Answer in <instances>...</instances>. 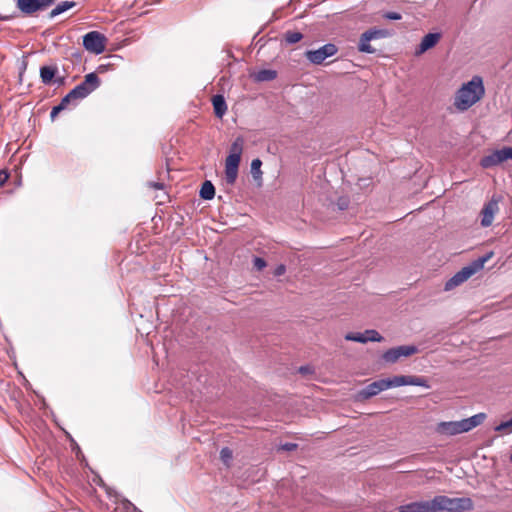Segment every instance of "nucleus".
I'll use <instances>...</instances> for the list:
<instances>
[{"label":"nucleus","instance_id":"19","mask_svg":"<svg viewBox=\"0 0 512 512\" xmlns=\"http://www.w3.org/2000/svg\"><path fill=\"white\" fill-rule=\"evenodd\" d=\"M75 6L76 3L74 1H62L50 11L49 17L54 18Z\"/></svg>","mask_w":512,"mask_h":512},{"label":"nucleus","instance_id":"12","mask_svg":"<svg viewBox=\"0 0 512 512\" xmlns=\"http://www.w3.org/2000/svg\"><path fill=\"white\" fill-rule=\"evenodd\" d=\"M499 201L494 197L484 204L481 212V226L489 227L492 225L494 216L499 212Z\"/></svg>","mask_w":512,"mask_h":512},{"label":"nucleus","instance_id":"4","mask_svg":"<svg viewBox=\"0 0 512 512\" xmlns=\"http://www.w3.org/2000/svg\"><path fill=\"white\" fill-rule=\"evenodd\" d=\"M243 146V137H237L231 144L229 155L225 160V179L230 185H233L236 182Z\"/></svg>","mask_w":512,"mask_h":512},{"label":"nucleus","instance_id":"39","mask_svg":"<svg viewBox=\"0 0 512 512\" xmlns=\"http://www.w3.org/2000/svg\"><path fill=\"white\" fill-rule=\"evenodd\" d=\"M510 461L512 462V454L510 455Z\"/></svg>","mask_w":512,"mask_h":512},{"label":"nucleus","instance_id":"2","mask_svg":"<svg viewBox=\"0 0 512 512\" xmlns=\"http://www.w3.org/2000/svg\"><path fill=\"white\" fill-rule=\"evenodd\" d=\"M484 95L485 88L482 78L474 76L458 89L454 97V106L460 111H466L479 102Z\"/></svg>","mask_w":512,"mask_h":512},{"label":"nucleus","instance_id":"15","mask_svg":"<svg viewBox=\"0 0 512 512\" xmlns=\"http://www.w3.org/2000/svg\"><path fill=\"white\" fill-rule=\"evenodd\" d=\"M398 512H433V502L432 500L411 502L399 506Z\"/></svg>","mask_w":512,"mask_h":512},{"label":"nucleus","instance_id":"7","mask_svg":"<svg viewBox=\"0 0 512 512\" xmlns=\"http://www.w3.org/2000/svg\"><path fill=\"white\" fill-rule=\"evenodd\" d=\"M99 84L100 80L97 74L94 72L89 73L85 75L83 82L68 93V98L72 100L83 99L98 88Z\"/></svg>","mask_w":512,"mask_h":512},{"label":"nucleus","instance_id":"34","mask_svg":"<svg viewBox=\"0 0 512 512\" xmlns=\"http://www.w3.org/2000/svg\"><path fill=\"white\" fill-rule=\"evenodd\" d=\"M286 272V266L284 264L278 265L274 270L275 276H281Z\"/></svg>","mask_w":512,"mask_h":512},{"label":"nucleus","instance_id":"10","mask_svg":"<svg viewBox=\"0 0 512 512\" xmlns=\"http://www.w3.org/2000/svg\"><path fill=\"white\" fill-rule=\"evenodd\" d=\"M338 51L336 45L328 43L323 45L317 50H308L305 52V57L313 64L320 65L328 57L335 55Z\"/></svg>","mask_w":512,"mask_h":512},{"label":"nucleus","instance_id":"13","mask_svg":"<svg viewBox=\"0 0 512 512\" xmlns=\"http://www.w3.org/2000/svg\"><path fill=\"white\" fill-rule=\"evenodd\" d=\"M345 339L347 341H355L359 343H367L368 341L372 342H381L383 341V337L373 329L366 330L364 333H347L345 335Z\"/></svg>","mask_w":512,"mask_h":512},{"label":"nucleus","instance_id":"8","mask_svg":"<svg viewBox=\"0 0 512 512\" xmlns=\"http://www.w3.org/2000/svg\"><path fill=\"white\" fill-rule=\"evenodd\" d=\"M107 41L106 36L98 31H90L83 36L84 48L95 55L105 51Z\"/></svg>","mask_w":512,"mask_h":512},{"label":"nucleus","instance_id":"24","mask_svg":"<svg viewBox=\"0 0 512 512\" xmlns=\"http://www.w3.org/2000/svg\"><path fill=\"white\" fill-rule=\"evenodd\" d=\"M303 38L302 33L297 31H287L284 34V39L289 44H295Z\"/></svg>","mask_w":512,"mask_h":512},{"label":"nucleus","instance_id":"16","mask_svg":"<svg viewBox=\"0 0 512 512\" xmlns=\"http://www.w3.org/2000/svg\"><path fill=\"white\" fill-rule=\"evenodd\" d=\"M214 113L218 118H222L227 111V105L222 95L217 94L212 97Z\"/></svg>","mask_w":512,"mask_h":512},{"label":"nucleus","instance_id":"38","mask_svg":"<svg viewBox=\"0 0 512 512\" xmlns=\"http://www.w3.org/2000/svg\"><path fill=\"white\" fill-rule=\"evenodd\" d=\"M58 82H59L60 84H62V83H63V78H60V79L58 80Z\"/></svg>","mask_w":512,"mask_h":512},{"label":"nucleus","instance_id":"3","mask_svg":"<svg viewBox=\"0 0 512 512\" xmlns=\"http://www.w3.org/2000/svg\"><path fill=\"white\" fill-rule=\"evenodd\" d=\"M485 419V414L480 413L460 421L441 422L437 425L436 431L443 435H457L468 432L480 425Z\"/></svg>","mask_w":512,"mask_h":512},{"label":"nucleus","instance_id":"25","mask_svg":"<svg viewBox=\"0 0 512 512\" xmlns=\"http://www.w3.org/2000/svg\"><path fill=\"white\" fill-rule=\"evenodd\" d=\"M72 101L71 98H68V94L61 100L60 104L53 107L52 111H51V118L54 119L56 117V115L62 111L63 109H65L67 107V105Z\"/></svg>","mask_w":512,"mask_h":512},{"label":"nucleus","instance_id":"27","mask_svg":"<svg viewBox=\"0 0 512 512\" xmlns=\"http://www.w3.org/2000/svg\"><path fill=\"white\" fill-rule=\"evenodd\" d=\"M233 457V453H232V450L229 449L228 447H224L221 449L220 451V458L221 460L223 461L224 464H226L227 466L229 465V462L231 461Z\"/></svg>","mask_w":512,"mask_h":512},{"label":"nucleus","instance_id":"5","mask_svg":"<svg viewBox=\"0 0 512 512\" xmlns=\"http://www.w3.org/2000/svg\"><path fill=\"white\" fill-rule=\"evenodd\" d=\"M432 502L433 512H465L472 510L474 507L473 501L469 497L450 498L439 495L434 497Z\"/></svg>","mask_w":512,"mask_h":512},{"label":"nucleus","instance_id":"30","mask_svg":"<svg viewBox=\"0 0 512 512\" xmlns=\"http://www.w3.org/2000/svg\"><path fill=\"white\" fill-rule=\"evenodd\" d=\"M253 264H254V268H256L259 271L262 270L263 268H265L267 265L266 261L260 257H255L253 260Z\"/></svg>","mask_w":512,"mask_h":512},{"label":"nucleus","instance_id":"37","mask_svg":"<svg viewBox=\"0 0 512 512\" xmlns=\"http://www.w3.org/2000/svg\"><path fill=\"white\" fill-rule=\"evenodd\" d=\"M150 186L154 189H161L163 187L161 183H150Z\"/></svg>","mask_w":512,"mask_h":512},{"label":"nucleus","instance_id":"26","mask_svg":"<svg viewBox=\"0 0 512 512\" xmlns=\"http://www.w3.org/2000/svg\"><path fill=\"white\" fill-rule=\"evenodd\" d=\"M400 358L397 347L387 350L383 354V359L389 363H395Z\"/></svg>","mask_w":512,"mask_h":512},{"label":"nucleus","instance_id":"18","mask_svg":"<svg viewBox=\"0 0 512 512\" xmlns=\"http://www.w3.org/2000/svg\"><path fill=\"white\" fill-rule=\"evenodd\" d=\"M502 163L501 157L497 150L481 159V166L483 168H491Z\"/></svg>","mask_w":512,"mask_h":512},{"label":"nucleus","instance_id":"29","mask_svg":"<svg viewBox=\"0 0 512 512\" xmlns=\"http://www.w3.org/2000/svg\"><path fill=\"white\" fill-rule=\"evenodd\" d=\"M498 432H511L512 431V418L508 421L501 422L496 428Z\"/></svg>","mask_w":512,"mask_h":512},{"label":"nucleus","instance_id":"35","mask_svg":"<svg viewBox=\"0 0 512 512\" xmlns=\"http://www.w3.org/2000/svg\"><path fill=\"white\" fill-rule=\"evenodd\" d=\"M296 447L297 445L294 443H288L283 446V448L288 451L294 450Z\"/></svg>","mask_w":512,"mask_h":512},{"label":"nucleus","instance_id":"21","mask_svg":"<svg viewBox=\"0 0 512 512\" xmlns=\"http://www.w3.org/2000/svg\"><path fill=\"white\" fill-rule=\"evenodd\" d=\"M215 195V188L210 181H205L200 189V197L205 200L213 199Z\"/></svg>","mask_w":512,"mask_h":512},{"label":"nucleus","instance_id":"36","mask_svg":"<svg viewBox=\"0 0 512 512\" xmlns=\"http://www.w3.org/2000/svg\"><path fill=\"white\" fill-rule=\"evenodd\" d=\"M299 372L302 373V374L309 373L310 372V367L309 366H302V367L299 368Z\"/></svg>","mask_w":512,"mask_h":512},{"label":"nucleus","instance_id":"31","mask_svg":"<svg viewBox=\"0 0 512 512\" xmlns=\"http://www.w3.org/2000/svg\"><path fill=\"white\" fill-rule=\"evenodd\" d=\"M383 17L385 19H389V20H400L402 18V15L398 12H394V11H390V12H386Z\"/></svg>","mask_w":512,"mask_h":512},{"label":"nucleus","instance_id":"33","mask_svg":"<svg viewBox=\"0 0 512 512\" xmlns=\"http://www.w3.org/2000/svg\"><path fill=\"white\" fill-rule=\"evenodd\" d=\"M9 173L5 170L0 171V187L4 186L9 179Z\"/></svg>","mask_w":512,"mask_h":512},{"label":"nucleus","instance_id":"1","mask_svg":"<svg viewBox=\"0 0 512 512\" xmlns=\"http://www.w3.org/2000/svg\"><path fill=\"white\" fill-rule=\"evenodd\" d=\"M404 385L420 386L424 388L430 387L428 380L423 376L398 375L392 378L380 379L370 383L359 392V396L362 399H369L378 395L382 391Z\"/></svg>","mask_w":512,"mask_h":512},{"label":"nucleus","instance_id":"17","mask_svg":"<svg viewBox=\"0 0 512 512\" xmlns=\"http://www.w3.org/2000/svg\"><path fill=\"white\" fill-rule=\"evenodd\" d=\"M57 73V67L55 66H42L40 68V78H41V81L46 84V85H49L52 83L53 81V78L55 77Z\"/></svg>","mask_w":512,"mask_h":512},{"label":"nucleus","instance_id":"14","mask_svg":"<svg viewBox=\"0 0 512 512\" xmlns=\"http://www.w3.org/2000/svg\"><path fill=\"white\" fill-rule=\"evenodd\" d=\"M441 39L440 33H428L426 34L418 47L415 50V56H420L429 49L435 47Z\"/></svg>","mask_w":512,"mask_h":512},{"label":"nucleus","instance_id":"9","mask_svg":"<svg viewBox=\"0 0 512 512\" xmlns=\"http://www.w3.org/2000/svg\"><path fill=\"white\" fill-rule=\"evenodd\" d=\"M387 35L388 32L384 29H369L365 31L360 36L358 50L363 53H374L376 50L370 45V41L374 39L385 38Z\"/></svg>","mask_w":512,"mask_h":512},{"label":"nucleus","instance_id":"32","mask_svg":"<svg viewBox=\"0 0 512 512\" xmlns=\"http://www.w3.org/2000/svg\"><path fill=\"white\" fill-rule=\"evenodd\" d=\"M337 205H338L339 209L345 210L349 206V200L345 197H340L337 201Z\"/></svg>","mask_w":512,"mask_h":512},{"label":"nucleus","instance_id":"23","mask_svg":"<svg viewBox=\"0 0 512 512\" xmlns=\"http://www.w3.org/2000/svg\"><path fill=\"white\" fill-rule=\"evenodd\" d=\"M397 349H398L400 358L401 357H409L418 352L417 347L414 345L398 346Z\"/></svg>","mask_w":512,"mask_h":512},{"label":"nucleus","instance_id":"40","mask_svg":"<svg viewBox=\"0 0 512 512\" xmlns=\"http://www.w3.org/2000/svg\"><path fill=\"white\" fill-rule=\"evenodd\" d=\"M4 18L0 15V20H3Z\"/></svg>","mask_w":512,"mask_h":512},{"label":"nucleus","instance_id":"6","mask_svg":"<svg viewBox=\"0 0 512 512\" xmlns=\"http://www.w3.org/2000/svg\"><path fill=\"white\" fill-rule=\"evenodd\" d=\"M491 256L492 252L478 258L477 260L473 261L470 265L463 267L445 283V291H450L460 286L462 283H464L470 277H472L475 273L483 269L485 263L491 258Z\"/></svg>","mask_w":512,"mask_h":512},{"label":"nucleus","instance_id":"20","mask_svg":"<svg viewBox=\"0 0 512 512\" xmlns=\"http://www.w3.org/2000/svg\"><path fill=\"white\" fill-rule=\"evenodd\" d=\"M277 77V72L272 69H262L254 74V79L258 82L271 81Z\"/></svg>","mask_w":512,"mask_h":512},{"label":"nucleus","instance_id":"22","mask_svg":"<svg viewBox=\"0 0 512 512\" xmlns=\"http://www.w3.org/2000/svg\"><path fill=\"white\" fill-rule=\"evenodd\" d=\"M262 161L258 158L252 160L251 162V173L255 180H261L262 171H261Z\"/></svg>","mask_w":512,"mask_h":512},{"label":"nucleus","instance_id":"28","mask_svg":"<svg viewBox=\"0 0 512 512\" xmlns=\"http://www.w3.org/2000/svg\"><path fill=\"white\" fill-rule=\"evenodd\" d=\"M502 162L506 160H512V146L511 147H503L502 149L497 150Z\"/></svg>","mask_w":512,"mask_h":512},{"label":"nucleus","instance_id":"11","mask_svg":"<svg viewBox=\"0 0 512 512\" xmlns=\"http://www.w3.org/2000/svg\"><path fill=\"white\" fill-rule=\"evenodd\" d=\"M55 0H17V8L27 16L50 7Z\"/></svg>","mask_w":512,"mask_h":512}]
</instances>
